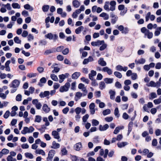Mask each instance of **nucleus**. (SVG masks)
Instances as JSON below:
<instances>
[{"label":"nucleus","instance_id":"nucleus-1","mask_svg":"<svg viewBox=\"0 0 161 161\" xmlns=\"http://www.w3.org/2000/svg\"><path fill=\"white\" fill-rule=\"evenodd\" d=\"M20 83V81L17 79H15L12 81L9 85L10 87L12 88L10 90L11 93H14L17 91L19 86Z\"/></svg>","mask_w":161,"mask_h":161},{"label":"nucleus","instance_id":"nucleus-2","mask_svg":"<svg viewBox=\"0 0 161 161\" xmlns=\"http://www.w3.org/2000/svg\"><path fill=\"white\" fill-rule=\"evenodd\" d=\"M34 128L32 126H30L29 128L27 127H25L23 130L21 131V133L23 134H25L27 133H32L34 130Z\"/></svg>","mask_w":161,"mask_h":161},{"label":"nucleus","instance_id":"nucleus-3","mask_svg":"<svg viewBox=\"0 0 161 161\" xmlns=\"http://www.w3.org/2000/svg\"><path fill=\"white\" fill-rule=\"evenodd\" d=\"M70 86V84L69 82L66 83L64 86L60 87L59 89L60 92H67L69 90Z\"/></svg>","mask_w":161,"mask_h":161},{"label":"nucleus","instance_id":"nucleus-4","mask_svg":"<svg viewBox=\"0 0 161 161\" xmlns=\"http://www.w3.org/2000/svg\"><path fill=\"white\" fill-rule=\"evenodd\" d=\"M45 37L50 40H53L55 41L58 38V36L57 34H53L51 33H48L45 36Z\"/></svg>","mask_w":161,"mask_h":161},{"label":"nucleus","instance_id":"nucleus-5","mask_svg":"<svg viewBox=\"0 0 161 161\" xmlns=\"http://www.w3.org/2000/svg\"><path fill=\"white\" fill-rule=\"evenodd\" d=\"M55 154V151L54 150H50L48 153V157L47 158V160L48 161H51Z\"/></svg>","mask_w":161,"mask_h":161},{"label":"nucleus","instance_id":"nucleus-6","mask_svg":"<svg viewBox=\"0 0 161 161\" xmlns=\"http://www.w3.org/2000/svg\"><path fill=\"white\" fill-rule=\"evenodd\" d=\"M32 103L35 105L36 108L37 109H40L42 107V105L40 102H38V99H35L33 100Z\"/></svg>","mask_w":161,"mask_h":161},{"label":"nucleus","instance_id":"nucleus-7","mask_svg":"<svg viewBox=\"0 0 161 161\" xmlns=\"http://www.w3.org/2000/svg\"><path fill=\"white\" fill-rule=\"evenodd\" d=\"M69 76V74L68 73H66L64 74H62L59 75V77L60 79L59 80V82L61 83L66 78L68 77Z\"/></svg>","mask_w":161,"mask_h":161},{"label":"nucleus","instance_id":"nucleus-8","mask_svg":"<svg viewBox=\"0 0 161 161\" xmlns=\"http://www.w3.org/2000/svg\"><path fill=\"white\" fill-rule=\"evenodd\" d=\"M110 15V17L112 18L111 22L112 24H114L117 21L118 17L117 16L115 15L113 13H111Z\"/></svg>","mask_w":161,"mask_h":161},{"label":"nucleus","instance_id":"nucleus-9","mask_svg":"<svg viewBox=\"0 0 161 161\" xmlns=\"http://www.w3.org/2000/svg\"><path fill=\"white\" fill-rule=\"evenodd\" d=\"M153 107V105L152 102H149L147 104L144 105L143 108L144 110L146 112H148V108H151Z\"/></svg>","mask_w":161,"mask_h":161},{"label":"nucleus","instance_id":"nucleus-10","mask_svg":"<svg viewBox=\"0 0 161 161\" xmlns=\"http://www.w3.org/2000/svg\"><path fill=\"white\" fill-rule=\"evenodd\" d=\"M104 41L98 40L96 42H92L91 44L93 46H99L103 43Z\"/></svg>","mask_w":161,"mask_h":161},{"label":"nucleus","instance_id":"nucleus-11","mask_svg":"<svg viewBox=\"0 0 161 161\" xmlns=\"http://www.w3.org/2000/svg\"><path fill=\"white\" fill-rule=\"evenodd\" d=\"M116 69L117 70L119 71H126L128 69V67H123L122 66L120 65H118L116 67Z\"/></svg>","mask_w":161,"mask_h":161},{"label":"nucleus","instance_id":"nucleus-12","mask_svg":"<svg viewBox=\"0 0 161 161\" xmlns=\"http://www.w3.org/2000/svg\"><path fill=\"white\" fill-rule=\"evenodd\" d=\"M50 95V92L49 91H45L44 92H41L39 96L41 98H44L45 97H47Z\"/></svg>","mask_w":161,"mask_h":161},{"label":"nucleus","instance_id":"nucleus-13","mask_svg":"<svg viewBox=\"0 0 161 161\" xmlns=\"http://www.w3.org/2000/svg\"><path fill=\"white\" fill-rule=\"evenodd\" d=\"M109 4L110 5V10L111 11H114L115 9L116 2L114 1H111Z\"/></svg>","mask_w":161,"mask_h":161},{"label":"nucleus","instance_id":"nucleus-14","mask_svg":"<svg viewBox=\"0 0 161 161\" xmlns=\"http://www.w3.org/2000/svg\"><path fill=\"white\" fill-rule=\"evenodd\" d=\"M102 71L104 72H107L109 75H110L112 73V69L107 67H103L102 69Z\"/></svg>","mask_w":161,"mask_h":161},{"label":"nucleus","instance_id":"nucleus-15","mask_svg":"<svg viewBox=\"0 0 161 161\" xmlns=\"http://www.w3.org/2000/svg\"><path fill=\"white\" fill-rule=\"evenodd\" d=\"M109 128V125L106 124L104 125H100L99 126V130L100 131H104L106 130Z\"/></svg>","mask_w":161,"mask_h":161},{"label":"nucleus","instance_id":"nucleus-16","mask_svg":"<svg viewBox=\"0 0 161 161\" xmlns=\"http://www.w3.org/2000/svg\"><path fill=\"white\" fill-rule=\"evenodd\" d=\"M82 96V94L80 92H76L75 93V100L76 101H77L80 99Z\"/></svg>","mask_w":161,"mask_h":161},{"label":"nucleus","instance_id":"nucleus-17","mask_svg":"<svg viewBox=\"0 0 161 161\" xmlns=\"http://www.w3.org/2000/svg\"><path fill=\"white\" fill-rule=\"evenodd\" d=\"M94 60L92 56H89L88 58L84 59L83 63L84 64H87L88 62L93 61Z\"/></svg>","mask_w":161,"mask_h":161},{"label":"nucleus","instance_id":"nucleus-18","mask_svg":"<svg viewBox=\"0 0 161 161\" xmlns=\"http://www.w3.org/2000/svg\"><path fill=\"white\" fill-rule=\"evenodd\" d=\"M98 63L99 64L103 66H105L107 64L106 62L103 58H99L98 61Z\"/></svg>","mask_w":161,"mask_h":161},{"label":"nucleus","instance_id":"nucleus-19","mask_svg":"<svg viewBox=\"0 0 161 161\" xmlns=\"http://www.w3.org/2000/svg\"><path fill=\"white\" fill-rule=\"evenodd\" d=\"M82 147L81 143L80 142H79L76 144L74 146V149L78 151L80 150Z\"/></svg>","mask_w":161,"mask_h":161},{"label":"nucleus","instance_id":"nucleus-20","mask_svg":"<svg viewBox=\"0 0 161 161\" xmlns=\"http://www.w3.org/2000/svg\"><path fill=\"white\" fill-rule=\"evenodd\" d=\"M60 145L59 144L56 143L55 141L52 142V145L51 147V148L54 149L58 148L60 147Z\"/></svg>","mask_w":161,"mask_h":161},{"label":"nucleus","instance_id":"nucleus-21","mask_svg":"<svg viewBox=\"0 0 161 161\" xmlns=\"http://www.w3.org/2000/svg\"><path fill=\"white\" fill-rule=\"evenodd\" d=\"M42 110L45 113H48L49 112L50 108L47 104H44L42 107Z\"/></svg>","mask_w":161,"mask_h":161},{"label":"nucleus","instance_id":"nucleus-22","mask_svg":"<svg viewBox=\"0 0 161 161\" xmlns=\"http://www.w3.org/2000/svg\"><path fill=\"white\" fill-rule=\"evenodd\" d=\"M146 60L143 58H141L138 60H136L135 61V63L136 64H143L145 62Z\"/></svg>","mask_w":161,"mask_h":161},{"label":"nucleus","instance_id":"nucleus-23","mask_svg":"<svg viewBox=\"0 0 161 161\" xmlns=\"http://www.w3.org/2000/svg\"><path fill=\"white\" fill-rule=\"evenodd\" d=\"M72 4L73 6L75 8L79 7L80 5V2L77 0H74L73 1Z\"/></svg>","mask_w":161,"mask_h":161},{"label":"nucleus","instance_id":"nucleus-24","mask_svg":"<svg viewBox=\"0 0 161 161\" xmlns=\"http://www.w3.org/2000/svg\"><path fill=\"white\" fill-rule=\"evenodd\" d=\"M128 144L126 142H118L117 143V146L119 148H122L125 147L126 145Z\"/></svg>","mask_w":161,"mask_h":161},{"label":"nucleus","instance_id":"nucleus-25","mask_svg":"<svg viewBox=\"0 0 161 161\" xmlns=\"http://www.w3.org/2000/svg\"><path fill=\"white\" fill-rule=\"evenodd\" d=\"M52 135L55 139H58L60 138L59 134L56 130H54L52 131Z\"/></svg>","mask_w":161,"mask_h":161},{"label":"nucleus","instance_id":"nucleus-26","mask_svg":"<svg viewBox=\"0 0 161 161\" xmlns=\"http://www.w3.org/2000/svg\"><path fill=\"white\" fill-rule=\"evenodd\" d=\"M100 17L104 18V20H108L109 18V15L106 13L103 12L100 14L99 15Z\"/></svg>","mask_w":161,"mask_h":161},{"label":"nucleus","instance_id":"nucleus-27","mask_svg":"<svg viewBox=\"0 0 161 161\" xmlns=\"http://www.w3.org/2000/svg\"><path fill=\"white\" fill-rule=\"evenodd\" d=\"M80 73L79 72H75L72 75V78L73 79H77L80 75Z\"/></svg>","mask_w":161,"mask_h":161},{"label":"nucleus","instance_id":"nucleus-28","mask_svg":"<svg viewBox=\"0 0 161 161\" xmlns=\"http://www.w3.org/2000/svg\"><path fill=\"white\" fill-rule=\"evenodd\" d=\"M109 93L110 95V98L112 100H114L115 94V92L112 90H110L109 91Z\"/></svg>","mask_w":161,"mask_h":161},{"label":"nucleus","instance_id":"nucleus-29","mask_svg":"<svg viewBox=\"0 0 161 161\" xmlns=\"http://www.w3.org/2000/svg\"><path fill=\"white\" fill-rule=\"evenodd\" d=\"M40 82L38 83V85L41 87L42 86V83H45L47 81V80L45 78L43 77L40 80Z\"/></svg>","mask_w":161,"mask_h":161},{"label":"nucleus","instance_id":"nucleus-30","mask_svg":"<svg viewBox=\"0 0 161 161\" xmlns=\"http://www.w3.org/2000/svg\"><path fill=\"white\" fill-rule=\"evenodd\" d=\"M96 75V72L94 70H92L91 73L89 74V76L90 79L91 80L93 79V76H95Z\"/></svg>","mask_w":161,"mask_h":161},{"label":"nucleus","instance_id":"nucleus-31","mask_svg":"<svg viewBox=\"0 0 161 161\" xmlns=\"http://www.w3.org/2000/svg\"><path fill=\"white\" fill-rule=\"evenodd\" d=\"M24 7L25 9L27 10H29L30 11H32L33 10V8L28 4H27L25 5L24 6Z\"/></svg>","mask_w":161,"mask_h":161},{"label":"nucleus","instance_id":"nucleus-32","mask_svg":"<svg viewBox=\"0 0 161 161\" xmlns=\"http://www.w3.org/2000/svg\"><path fill=\"white\" fill-rule=\"evenodd\" d=\"M109 2L108 1L106 2L105 3V4L104 6V8L105 10H106L107 11H109L110 10V8H109Z\"/></svg>","mask_w":161,"mask_h":161},{"label":"nucleus","instance_id":"nucleus-33","mask_svg":"<svg viewBox=\"0 0 161 161\" xmlns=\"http://www.w3.org/2000/svg\"><path fill=\"white\" fill-rule=\"evenodd\" d=\"M35 153L36 154H41L43 156L46 155L45 152L42 149H37Z\"/></svg>","mask_w":161,"mask_h":161},{"label":"nucleus","instance_id":"nucleus-34","mask_svg":"<svg viewBox=\"0 0 161 161\" xmlns=\"http://www.w3.org/2000/svg\"><path fill=\"white\" fill-rule=\"evenodd\" d=\"M84 29V27L82 26H81L75 29V32L76 34H79L80 32L81 31L83 30Z\"/></svg>","mask_w":161,"mask_h":161},{"label":"nucleus","instance_id":"nucleus-35","mask_svg":"<svg viewBox=\"0 0 161 161\" xmlns=\"http://www.w3.org/2000/svg\"><path fill=\"white\" fill-rule=\"evenodd\" d=\"M25 155L26 158H29L31 159H32L34 158L33 155L30 153H25Z\"/></svg>","mask_w":161,"mask_h":161},{"label":"nucleus","instance_id":"nucleus-36","mask_svg":"<svg viewBox=\"0 0 161 161\" xmlns=\"http://www.w3.org/2000/svg\"><path fill=\"white\" fill-rule=\"evenodd\" d=\"M105 82L107 84H110L113 82V79L112 78H105L104 79Z\"/></svg>","mask_w":161,"mask_h":161},{"label":"nucleus","instance_id":"nucleus-37","mask_svg":"<svg viewBox=\"0 0 161 161\" xmlns=\"http://www.w3.org/2000/svg\"><path fill=\"white\" fill-rule=\"evenodd\" d=\"M133 123L132 121L130 122L128 125V133L129 134L131 131L133 126Z\"/></svg>","mask_w":161,"mask_h":161},{"label":"nucleus","instance_id":"nucleus-38","mask_svg":"<svg viewBox=\"0 0 161 161\" xmlns=\"http://www.w3.org/2000/svg\"><path fill=\"white\" fill-rule=\"evenodd\" d=\"M122 128V127L120 126H118L116 127L114 131V133L115 134H117L119 132L120 130Z\"/></svg>","mask_w":161,"mask_h":161},{"label":"nucleus","instance_id":"nucleus-39","mask_svg":"<svg viewBox=\"0 0 161 161\" xmlns=\"http://www.w3.org/2000/svg\"><path fill=\"white\" fill-rule=\"evenodd\" d=\"M148 86H151L153 87H156V83L153 81H151L149 83L147 84Z\"/></svg>","mask_w":161,"mask_h":161},{"label":"nucleus","instance_id":"nucleus-40","mask_svg":"<svg viewBox=\"0 0 161 161\" xmlns=\"http://www.w3.org/2000/svg\"><path fill=\"white\" fill-rule=\"evenodd\" d=\"M12 6L14 8L19 9L20 8V5L17 3H13Z\"/></svg>","mask_w":161,"mask_h":161},{"label":"nucleus","instance_id":"nucleus-41","mask_svg":"<svg viewBox=\"0 0 161 161\" xmlns=\"http://www.w3.org/2000/svg\"><path fill=\"white\" fill-rule=\"evenodd\" d=\"M110 113L111 111L109 109H106L103 111V114L104 116L109 114Z\"/></svg>","mask_w":161,"mask_h":161},{"label":"nucleus","instance_id":"nucleus-42","mask_svg":"<svg viewBox=\"0 0 161 161\" xmlns=\"http://www.w3.org/2000/svg\"><path fill=\"white\" fill-rule=\"evenodd\" d=\"M42 120V117L39 115H36L35 117V121L36 122L40 123Z\"/></svg>","mask_w":161,"mask_h":161},{"label":"nucleus","instance_id":"nucleus-43","mask_svg":"<svg viewBox=\"0 0 161 161\" xmlns=\"http://www.w3.org/2000/svg\"><path fill=\"white\" fill-rule=\"evenodd\" d=\"M145 35L147 36L148 39H151L153 36V33L152 32H150V31L149 30Z\"/></svg>","mask_w":161,"mask_h":161},{"label":"nucleus","instance_id":"nucleus-44","mask_svg":"<svg viewBox=\"0 0 161 161\" xmlns=\"http://www.w3.org/2000/svg\"><path fill=\"white\" fill-rule=\"evenodd\" d=\"M7 161H17L15 158H14L13 157L9 155H8L7 157Z\"/></svg>","mask_w":161,"mask_h":161},{"label":"nucleus","instance_id":"nucleus-45","mask_svg":"<svg viewBox=\"0 0 161 161\" xmlns=\"http://www.w3.org/2000/svg\"><path fill=\"white\" fill-rule=\"evenodd\" d=\"M114 75L119 78H121L122 77V75L121 73L118 71H115L114 73Z\"/></svg>","mask_w":161,"mask_h":161},{"label":"nucleus","instance_id":"nucleus-46","mask_svg":"<svg viewBox=\"0 0 161 161\" xmlns=\"http://www.w3.org/2000/svg\"><path fill=\"white\" fill-rule=\"evenodd\" d=\"M51 67L54 68V69L52 71L53 73H57L59 71L60 69L58 67L54 66V65H53Z\"/></svg>","mask_w":161,"mask_h":161},{"label":"nucleus","instance_id":"nucleus-47","mask_svg":"<svg viewBox=\"0 0 161 161\" xmlns=\"http://www.w3.org/2000/svg\"><path fill=\"white\" fill-rule=\"evenodd\" d=\"M101 45L102 46L100 47L99 49L100 51H103L106 48L107 44L105 43L104 41L103 43H102Z\"/></svg>","mask_w":161,"mask_h":161},{"label":"nucleus","instance_id":"nucleus-48","mask_svg":"<svg viewBox=\"0 0 161 161\" xmlns=\"http://www.w3.org/2000/svg\"><path fill=\"white\" fill-rule=\"evenodd\" d=\"M50 77L51 79L55 81H58V79L57 76L54 74H51Z\"/></svg>","mask_w":161,"mask_h":161},{"label":"nucleus","instance_id":"nucleus-49","mask_svg":"<svg viewBox=\"0 0 161 161\" xmlns=\"http://www.w3.org/2000/svg\"><path fill=\"white\" fill-rule=\"evenodd\" d=\"M105 87V83L104 82L102 81L101 82L99 83V88L103 90L104 89Z\"/></svg>","mask_w":161,"mask_h":161},{"label":"nucleus","instance_id":"nucleus-50","mask_svg":"<svg viewBox=\"0 0 161 161\" xmlns=\"http://www.w3.org/2000/svg\"><path fill=\"white\" fill-rule=\"evenodd\" d=\"M61 152L62 155H66L67 153V150L65 147L61 149Z\"/></svg>","mask_w":161,"mask_h":161},{"label":"nucleus","instance_id":"nucleus-51","mask_svg":"<svg viewBox=\"0 0 161 161\" xmlns=\"http://www.w3.org/2000/svg\"><path fill=\"white\" fill-rule=\"evenodd\" d=\"M92 122L93 126H97L99 124V121L95 119H92Z\"/></svg>","mask_w":161,"mask_h":161},{"label":"nucleus","instance_id":"nucleus-52","mask_svg":"<svg viewBox=\"0 0 161 161\" xmlns=\"http://www.w3.org/2000/svg\"><path fill=\"white\" fill-rule=\"evenodd\" d=\"M49 7L48 5H44L42 6V10L43 12H47L48 10Z\"/></svg>","mask_w":161,"mask_h":161},{"label":"nucleus","instance_id":"nucleus-53","mask_svg":"<svg viewBox=\"0 0 161 161\" xmlns=\"http://www.w3.org/2000/svg\"><path fill=\"white\" fill-rule=\"evenodd\" d=\"M89 117V115L86 114L82 117V121L84 122H86L87 119H88Z\"/></svg>","mask_w":161,"mask_h":161},{"label":"nucleus","instance_id":"nucleus-54","mask_svg":"<svg viewBox=\"0 0 161 161\" xmlns=\"http://www.w3.org/2000/svg\"><path fill=\"white\" fill-rule=\"evenodd\" d=\"M81 111V108L80 107H77L75 109V112L76 114H80Z\"/></svg>","mask_w":161,"mask_h":161},{"label":"nucleus","instance_id":"nucleus-55","mask_svg":"<svg viewBox=\"0 0 161 161\" xmlns=\"http://www.w3.org/2000/svg\"><path fill=\"white\" fill-rule=\"evenodd\" d=\"M14 41L15 43L17 44H20L21 40H20L18 36L15 37L14 38Z\"/></svg>","mask_w":161,"mask_h":161},{"label":"nucleus","instance_id":"nucleus-56","mask_svg":"<svg viewBox=\"0 0 161 161\" xmlns=\"http://www.w3.org/2000/svg\"><path fill=\"white\" fill-rule=\"evenodd\" d=\"M3 6L6 7L8 10H10L12 9L11 5L9 3H7L6 4H3Z\"/></svg>","mask_w":161,"mask_h":161},{"label":"nucleus","instance_id":"nucleus-57","mask_svg":"<svg viewBox=\"0 0 161 161\" xmlns=\"http://www.w3.org/2000/svg\"><path fill=\"white\" fill-rule=\"evenodd\" d=\"M119 111L118 108H116L114 110V114L117 117H119Z\"/></svg>","mask_w":161,"mask_h":161},{"label":"nucleus","instance_id":"nucleus-58","mask_svg":"<svg viewBox=\"0 0 161 161\" xmlns=\"http://www.w3.org/2000/svg\"><path fill=\"white\" fill-rule=\"evenodd\" d=\"M124 50V48L122 46H119L117 49V51L119 53H121Z\"/></svg>","mask_w":161,"mask_h":161},{"label":"nucleus","instance_id":"nucleus-59","mask_svg":"<svg viewBox=\"0 0 161 161\" xmlns=\"http://www.w3.org/2000/svg\"><path fill=\"white\" fill-rule=\"evenodd\" d=\"M1 152L3 154H7L9 153V150L7 149L4 148L2 150Z\"/></svg>","mask_w":161,"mask_h":161},{"label":"nucleus","instance_id":"nucleus-60","mask_svg":"<svg viewBox=\"0 0 161 161\" xmlns=\"http://www.w3.org/2000/svg\"><path fill=\"white\" fill-rule=\"evenodd\" d=\"M137 77V75L136 73H133L131 75V79L133 80H135L136 79Z\"/></svg>","mask_w":161,"mask_h":161},{"label":"nucleus","instance_id":"nucleus-61","mask_svg":"<svg viewBox=\"0 0 161 161\" xmlns=\"http://www.w3.org/2000/svg\"><path fill=\"white\" fill-rule=\"evenodd\" d=\"M10 112L9 111H7L3 115V117L5 119H7L8 118L10 115Z\"/></svg>","mask_w":161,"mask_h":161},{"label":"nucleus","instance_id":"nucleus-62","mask_svg":"<svg viewBox=\"0 0 161 161\" xmlns=\"http://www.w3.org/2000/svg\"><path fill=\"white\" fill-rule=\"evenodd\" d=\"M22 96L21 95L19 94L16 97V100L17 101H20L22 100Z\"/></svg>","mask_w":161,"mask_h":161},{"label":"nucleus","instance_id":"nucleus-63","mask_svg":"<svg viewBox=\"0 0 161 161\" xmlns=\"http://www.w3.org/2000/svg\"><path fill=\"white\" fill-rule=\"evenodd\" d=\"M148 30L145 27H143L141 28V32L144 33L145 35L146 34V33H147L148 31Z\"/></svg>","mask_w":161,"mask_h":161},{"label":"nucleus","instance_id":"nucleus-64","mask_svg":"<svg viewBox=\"0 0 161 161\" xmlns=\"http://www.w3.org/2000/svg\"><path fill=\"white\" fill-rule=\"evenodd\" d=\"M44 137L47 141H49L51 139V137L50 135L47 134H46L44 135Z\"/></svg>","mask_w":161,"mask_h":161}]
</instances>
